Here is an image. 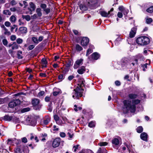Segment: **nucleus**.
I'll return each mask as SVG.
<instances>
[{
    "label": "nucleus",
    "mask_w": 153,
    "mask_h": 153,
    "mask_svg": "<svg viewBox=\"0 0 153 153\" xmlns=\"http://www.w3.org/2000/svg\"><path fill=\"white\" fill-rule=\"evenodd\" d=\"M60 136L62 138L65 137L66 134L65 133L63 132H61L59 134Z\"/></svg>",
    "instance_id": "nucleus-54"
},
{
    "label": "nucleus",
    "mask_w": 153,
    "mask_h": 153,
    "mask_svg": "<svg viewBox=\"0 0 153 153\" xmlns=\"http://www.w3.org/2000/svg\"><path fill=\"white\" fill-rule=\"evenodd\" d=\"M81 80V83H79L78 85H80L79 87H77L74 89L72 93V97L74 98H77L79 97H81L82 96V94L83 90L82 88V87L84 86V81Z\"/></svg>",
    "instance_id": "nucleus-2"
},
{
    "label": "nucleus",
    "mask_w": 153,
    "mask_h": 153,
    "mask_svg": "<svg viewBox=\"0 0 153 153\" xmlns=\"http://www.w3.org/2000/svg\"><path fill=\"white\" fill-rule=\"evenodd\" d=\"M41 11V9L39 8H37L36 10V12L38 16L39 17H41L42 15V13Z\"/></svg>",
    "instance_id": "nucleus-24"
},
{
    "label": "nucleus",
    "mask_w": 153,
    "mask_h": 153,
    "mask_svg": "<svg viewBox=\"0 0 153 153\" xmlns=\"http://www.w3.org/2000/svg\"><path fill=\"white\" fill-rule=\"evenodd\" d=\"M16 20V18L14 16H12L10 17V21L11 22L14 23Z\"/></svg>",
    "instance_id": "nucleus-32"
},
{
    "label": "nucleus",
    "mask_w": 153,
    "mask_h": 153,
    "mask_svg": "<svg viewBox=\"0 0 153 153\" xmlns=\"http://www.w3.org/2000/svg\"><path fill=\"white\" fill-rule=\"evenodd\" d=\"M54 118L56 122L59 119V117L56 115L54 116Z\"/></svg>",
    "instance_id": "nucleus-57"
},
{
    "label": "nucleus",
    "mask_w": 153,
    "mask_h": 153,
    "mask_svg": "<svg viewBox=\"0 0 153 153\" xmlns=\"http://www.w3.org/2000/svg\"><path fill=\"white\" fill-rule=\"evenodd\" d=\"M85 71V67L84 66H81L77 70V72L80 74H82Z\"/></svg>",
    "instance_id": "nucleus-16"
},
{
    "label": "nucleus",
    "mask_w": 153,
    "mask_h": 153,
    "mask_svg": "<svg viewBox=\"0 0 153 153\" xmlns=\"http://www.w3.org/2000/svg\"><path fill=\"white\" fill-rule=\"evenodd\" d=\"M91 56V59L92 60H97L100 57V55L97 52L93 53Z\"/></svg>",
    "instance_id": "nucleus-12"
},
{
    "label": "nucleus",
    "mask_w": 153,
    "mask_h": 153,
    "mask_svg": "<svg viewBox=\"0 0 153 153\" xmlns=\"http://www.w3.org/2000/svg\"><path fill=\"white\" fill-rule=\"evenodd\" d=\"M3 13L5 15H10L11 14V13L9 10H4L3 11Z\"/></svg>",
    "instance_id": "nucleus-37"
},
{
    "label": "nucleus",
    "mask_w": 153,
    "mask_h": 153,
    "mask_svg": "<svg viewBox=\"0 0 153 153\" xmlns=\"http://www.w3.org/2000/svg\"><path fill=\"white\" fill-rule=\"evenodd\" d=\"M19 31L22 34H26L27 32V29L25 27H21L19 29Z\"/></svg>",
    "instance_id": "nucleus-14"
},
{
    "label": "nucleus",
    "mask_w": 153,
    "mask_h": 153,
    "mask_svg": "<svg viewBox=\"0 0 153 153\" xmlns=\"http://www.w3.org/2000/svg\"><path fill=\"white\" fill-rule=\"evenodd\" d=\"M89 42V39L87 37H83L81 41V45L83 46H86L87 45Z\"/></svg>",
    "instance_id": "nucleus-8"
},
{
    "label": "nucleus",
    "mask_w": 153,
    "mask_h": 153,
    "mask_svg": "<svg viewBox=\"0 0 153 153\" xmlns=\"http://www.w3.org/2000/svg\"><path fill=\"white\" fill-rule=\"evenodd\" d=\"M5 25L7 27H9L10 25V23L9 22H6L4 23Z\"/></svg>",
    "instance_id": "nucleus-64"
},
{
    "label": "nucleus",
    "mask_w": 153,
    "mask_h": 153,
    "mask_svg": "<svg viewBox=\"0 0 153 153\" xmlns=\"http://www.w3.org/2000/svg\"><path fill=\"white\" fill-rule=\"evenodd\" d=\"M4 34H5L7 35H10L11 34L10 33V32L8 31V30L7 29V28L5 27H4Z\"/></svg>",
    "instance_id": "nucleus-33"
},
{
    "label": "nucleus",
    "mask_w": 153,
    "mask_h": 153,
    "mask_svg": "<svg viewBox=\"0 0 153 153\" xmlns=\"http://www.w3.org/2000/svg\"><path fill=\"white\" fill-rule=\"evenodd\" d=\"M101 15L104 17H109L110 16V12H108L107 13L105 11H102L100 12Z\"/></svg>",
    "instance_id": "nucleus-19"
},
{
    "label": "nucleus",
    "mask_w": 153,
    "mask_h": 153,
    "mask_svg": "<svg viewBox=\"0 0 153 153\" xmlns=\"http://www.w3.org/2000/svg\"><path fill=\"white\" fill-rule=\"evenodd\" d=\"M53 130L54 131H57L59 130V128L56 126L54 125L53 127Z\"/></svg>",
    "instance_id": "nucleus-62"
},
{
    "label": "nucleus",
    "mask_w": 153,
    "mask_h": 153,
    "mask_svg": "<svg viewBox=\"0 0 153 153\" xmlns=\"http://www.w3.org/2000/svg\"><path fill=\"white\" fill-rule=\"evenodd\" d=\"M140 100L138 99L133 100L131 102L129 100H125L123 101V105L122 110L124 114H126L129 112L134 113L136 111V105L140 102Z\"/></svg>",
    "instance_id": "nucleus-1"
},
{
    "label": "nucleus",
    "mask_w": 153,
    "mask_h": 153,
    "mask_svg": "<svg viewBox=\"0 0 153 153\" xmlns=\"http://www.w3.org/2000/svg\"><path fill=\"white\" fill-rule=\"evenodd\" d=\"M56 123L59 125H62L63 124V122L61 120L59 119L56 122Z\"/></svg>",
    "instance_id": "nucleus-53"
},
{
    "label": "nucleus",
    "mask_w": 153,
    "mask_h": 153,
    "mask_svg": "<svg viewBox=\"0 0 153 153\" xmlns=\"http://www.w3.org/2000/svg\"><path fill=\"white\" fill-rule=\"evenodd\" d=\"M71 65V61L70 60H68L66 64V66L67 67H69Z\"/></svg>",
    "instance_id": "nucleus-45"
},
{
    "label": "nucleus",
    "mask_w": 153,
    "mask_h": 153,
    "mask_svg": "<svg viewBox=\"0 0 153 153\" xmlns=\"http://www.w3.org/2000/svg\"><path fill=\"white\" fill-rule=\"evenodd\" d=\"M7 101V99L6 98H0V104H2L4 103Z\"/></svg>",
    "instance_id": "nucleus-42"
},
{
    "label": "nucleus",
    "mask_w": 153,
    "mask_h": 153,
    "mask_svg": "<svg viewBox=\"0 0 153 153\" xmlns=\"http://www.w3.org/2000/svg\"><path fill=\"white\" fill-rule=\"evenodd\" d=\"M19 45L15 42L13 43V45L12 47V50H16L18 48Z\"/></svg>",
    "instance_id": "nucleus-27"
},
{
    "label": "nucleus",
    "mask_w": 153,
    "mask_h": 153,
    "mask_svg": "<svg viewBox=\"0 0 153 153\" xmlns=\"http://www.w3.org/2000/svg\"><path fill=\"white\" fill-rule=\"evenodd\" d=\"M41 62L43 67H47L46 64L47 63V62L46 59L43 58L41 60Z\"/></svg>",
    "instance_id": "nucleus-22"
},
{
    "label": "nucleus",
    "mask_w": 153,
    "mask_h": 153,
    "mask_svg": "<svg viewBox=\"0 0 153 153\" xmlns=\"http://www.w3.org/2000/svg\"><path fill=\"white\" fill-rule=\"evenodd\" d=\"M128 63V61L127 58H124L122 60L121 65L122 67H127Z\"/></svg>",
    "instance_id": "nucleus-11"
},
{
    "label": "nucleus",
    "mask_w": 153,
    "mask_h": 153,
    "mask_svg": "<svg viewBox=\"0 0 153 153\" xmlns=\"http://www.w3.org/2000/svg\"><path fill=\"white\" fill-rule=\"evenodd\" d=\"M35 47V46L33 45H30L28 47V49L29 50H31L33 49Z\"/></svg>",
    "instance_id": "nucleus-56"
},
{
    "label": "nucleus",
    "mask_w": 153,
    "mask_h": 153,
    "mask_svg": "<svg viewBox=\"0 0 153 153\" xmlns=\"http://www.w3.org/2000/svg\"><path fill=\"white\" fill-rule=\"evenodd\" d=\"M136 42L138 44L141 45H144L149 44L150 42V40L149 38L145 36H142L137 38Z\"/></svg>",
    "instance_id": "nucleus-3"
},
{
    "label": "nucleus",
    "mask_w": 153,
    "mask_h": 153,
    "mask_svg": "<svg viewBox=\"0 0 153 153\" xmlns=\"http://www.w3.org/2000/svg\"><path fill=\"white\" fill-rule=\"evenodd\" d=\"M26 124L27 125L33 126L36 124V121L35 119L31 116L27 117L26 119Z\"/></svg>",
    "instance_id": "nucleus-4"
},
{
    "label": "nucleus",
    "mask_w": 153,
    "mask_h": 153,
    "mask_svg": "<svg viewBox=\"0 0 153 153\" xmlns=\"http://www.w3.org/2000/svg\"><path fill=\"white\" fill-rule=\"evenodd\" d=\"M146 11L149 13H152L153 12V6H152L147 9Z\"/></svg>",
    "instance_id": "nucleus-34"
},
{
    "label": "nucleus",
    "mask_w": 153,
    "mask_h": 153,
    "mask_svg": "<svg viewBox=\"0 0 153 153\" xmlns=\"http://www.w3.org/2000/svg\"><path fill=\"white\" fill-rule=\"evenodd\" d=\"M15 151L16 153H22V150L19 147H17L15 149Z\"/></svg>",
    "instance_id": "nucleus-31"
},
{
    "label": "nucleus",
    "mask_w": 153,
    "mask_h": 153,
    "mask_svg": "<svg viewBox=\"0 0 153 153\" xmlns=\"http://www.w3.org/2000/svg\"><path fill=\"white\" fill-rule=\"evenodd\" d=\"M40 7L44 10L46 8L47 5L45 4H42L40 5Z\"/></svg>",
    "instance_id": "nucleus-51"
},
{
    "label": "nucleus",
    "mask_w": 153,
    "mask_h": 153,
    "mask_svg": "<svg viewBox=\"0 0 153 153\" xmlns=\"http://www.w3.org/2000/svg\"><path fill=\"white\" fill-rule=\"evenodd\" d=\"M92 52V50L91 49H88L87 51L86 56H87L89 54L91 53Z\"/></svg>",
    "instance_id": "nucleus-47"
},
{
    "label": "nucleus",
    "mask_w": 153,
    "mask_h": 153,
    "mask_svg": "<svg viewBox=\"0 0 153 153\" xmlns=\"http://www.w3.org/2000/svg\"><path fill=\"white\" fill-rule=\"evenodd\" d=\"M79 146V145L78 144L73 146V148L74 149V152H76V149H78V148Z\"/></svg>",
    "instance_id": "nucleus-58"
},
{
    "label": "nucleus",
    "mask_w": 153,
    "mask_h": 153,
    "mask_svg": "<svg viewBox=\"0 0 153 153\" xmlns=\"http://www.w3.org/2000/svg\"><path fill=\"white\" fill-rule=\"evenodd\" d=\"M152 18H149L146 20V22L147 24H149L152 22Z\"/></svg>",
    "instance_id": "nucleus-55"
},
{
    "label": "nucleus",
    "mask_w": 153,
    "mask_h": 153,
    "mask_svg": "<svg viewBox=\"0 0 153 153\" xmlns=\"http://www.w3.org/2000/svg\"><path fill=\"white\" fill-rule=\"evenodd\" d=\"M108 143L106 142H101L98 143V145L100 146H106Z\"/></svg>",
    "instance_id": "nucleus-38"
},
{
    "label": "nucleus",
    "mask_w": 153,
    "mask_h": 153,
    "mask_svg": "<svg viewBox=\"0 0 153 153\" xmlns=\"http://www.w3.org/2000/svg\"><path fill=\"white\" fill-rule=\"evenodd\" d=\"M2 43L4 45L7 46L8 44V42L6 39H4L2 40Z\"/></svg>",
    "instance_id": "nucleus-49"
},
{
    "label": "nucleus",
    "mask_w": 153,
    "mask_h": 153,
    "mask_svg": "<svg viewBox=\"0 0 153 153\" xmlns=\"http://www.w3.org/2000/svg\"><path fill=\"white\" fill-rule=\"evenodd\" d=\"M50 120V117L48 116H46L44 118L43 123L45 125H47Z\"/></svg>",
    "instance_id": "nucleus-17"
},
{
    "label": "nucleus",
    "mask_w": 153,
    "mask_h": 153,
    "mask_svg": "<svg viewBox=\"0 0 153 153\" xmlns=\"http://www.w3.org/2000/svg\"><path fill=\"white\" fill-rule=\"evenodd\" d=\"M43 10L47 14H48L50 11V9L49 8H46Z\"/></svg>",
    "instance_id": "nucleus-50"
},
{
    "label": "nucleus",
    "mask_w": 153,
    "mask_h": 153,
    "mask_svg": "<svg viewBox=\"0 0 153 153\" xmlns=\"http://www.w3.org/2000/svg\"><path fill=\"white\" fill-rule=\"evenodd\" d=\"M107 152L108 151L105 148L102 147L99 149L97 153H107Z\"/></svg>",
    "instance_id": "nucleus-15"
},
{
    "label": "nucleus",
    "mask_w": 153,
    "mask_h": 153,
    "mask_svg": "<svg viewBox=\"0 0 153 153\" xmlns=\"http://www.w3.org/2000/svg\"><path fill=\"white\" fill-rule=\"evenodd\" d=\"M137 131L138 133H140L143 131V128L141 126H140L138 127L137 129Z\"/></svg>",
    "instance_id": "nucleus-36"
},
{
    "label": "nucleus",
    "mask_w": 153,
    "mask_h": 153,
    "mask_svg": "<svg viewBox=\"0 0 153 153\" xmlns=\"http://www.w3.org/2000/svg\"><path fill=\"white\" fill-rule=\"evenodd\" d=\"M147 136L148 135L146 133L143 132L141 134L140 137L142 140L146 141L147 139Z\"/></svg>",
    "instance_id": "nucleus-18"
},
{
    "label": "nucleus",
    "mask_w": 153,
    "mask_h": 153,
    "mask_svg": "<svg viewBox=\"0 0 153 153\" xmlns=\"http://www.w3.org/2000/svg\"><path fill=\"white\" fill-rule=\"evenodd\" d=\"M39 103V100L37 99H33L32 101V104L34 106L38 105Z\"/></svg>",
    "instance_id": "nucleus-21"
},
{
    "label": "nucleus",
    "mask_w": 153,
    "mask_h": 153,
    "mask_svg": "<svg viewBox=\"0 0 153 153\" xmlns=\"http://www.w3.org/2000/svg\"><path fill=\"white\" fill-rule=\"evenodd\" d=\"M39 75L40 76L42 77H46L47 75L45 73H40L39 74Z\"/></svg>",
    "instance_id": "nucleus-63"
},
{
    "label": "nucleus",
    "mask_w": 153,
    "mask_h": 153,
    "mask_svg": "<svg viewBox=\"0 0 153 153\" xmlns=\"http://www.w3.org/2000/svg\"><path fill=\"white\" fill-rule=\"evenodd\" d=\"M128 97L130 99H134L137 98V95L136 94H130L128 95Z\"/></svg>",
    "instance_id": "nucleus-25"
},
{
    "label": "nucleus",
    "mask_w": 153,
    "mask_h": 153,
    "mask_svg": "<svg viewBox=\"0 0 153 153\" xmlns=\"http://www.w3.org/2000/svg\"><path fill=\"white\" fill-rule=\"evenodd\" d=\"M20 103V101L19 99L14 100L10 102L9 104V106L11 108H13L17 105L19 104Z\"/></svg>",
    "instance_id": "nucleus-5"
},
{
    "label": "nucleus",
    "mask_w": 153,
    "mask_h": 153,
    "mask_svg": "<svg viewBox=\"0 0 153 153\" xmlns=\"http://www.w3.org/2000/svg\"><path fill=\"white\" fill-rule=\"evenodd\" d=\"M45 92L43 91H41L38 93V96L39 97L42 96L45 94Z\"/></svg>",
    "instance_id": "nucleus-52"
},
{
    "label": "nucleus",
    "mask_w": 153,
    "mask_h": 153,
    "mask_svg": "<svg viewBox=\"0 0 153 153\" xmlns=\"http://www.w3.org/2000/svg\"><path fill=\"white\" fill-rule=\"evenodd\" d=\"M22 141L23 143H26L27 142V140L26 137H24L22 139Z\"/></svg>",
    "instance_id": "nucleus-59"
},
{
    "label": "nucleus",
    "mask_w": 153,
    "mask_h": 153,
    "mask_svg": "<svg viewBox=\"0 0 153 153\" xmlns=\"http://www.w3.org/2000/svg\"><path fill=\"white\" fill-rule=\"evenodd\" d=\"M112 143L115 145H117L119 144V141L118 139L117 138H114L112 141Z\"/></svg>",
    "instance_id": "nucleus-23"
},
{
    "label": "nucleus",
    "mask_w": 153,
    "mask_h": 153,
    "mask_svg": "<svg viewBox=\"0 0 153 153\" xmlns=\"http://www.w3.org/2000/svg\"><path fill=\"white\" fill-rule=\"evenodd\" d=\"M16 36L14 35H12L11 36L10 39L13 41H14L16 39Z\"/></svg>",
    "instance_id": "nucleus-60"
},
{
    "label": "nucleus",
    "mask_w": 153,
    "mask_h": 153,
    "mask_svg": "<svg viewBox=\"0 0 153 153\" xmlns=\"http://www.w3.org/2000/svg\"><path fill=\"white\" fill-rule=\"evenodd\" d=\"M8 144H11L13 143V140L11 139H9L7 140Z\"/></svg>",
    "instance_id": "nucleus-61"
},
{
    "label": "nucleus",
    "mask_w": 153,
    "mask_h": 153,
    "mask_svg": "<svg viewBox=\"0 0 153 153\" xmlns=\"http://www.w3.org/2000/svg\"><path fill=\"white\" fill-rule=\"evenodd\" d=\"M118 9L120 11H121L123 13L125 16H126L129 12L128 9L124 8L123 6H120Z\"/></svg>",
    "instance_id": "nucleus-9"
},
{
    "label": "nucleus",
    "mask_w": 153,
    "mask_h": 153,
    "mask_svg": "<svg viewBox=\"0 0 153 153\" xmlns=\"http://www.w3.org/2000/svg\"><path fill=\"white\" fill-rule=\"evenodd\" d=\"M16 42L18 44H21L22 43L23 40L21 38H19L16 39Z\"/></svg>",
    "instance_id": "nucleus-39"
},
{
    "label": "nucleus",
    "mask_w": 153,
    "mask_h": 153,
    "mask_svg": "<svg viewBox=\"0 0 153 153\" xmlns=\"http://www.w3.org/2000/svg\"><path fill=\"white\" fill-rule=\"evenodd\" d=\"M95 126V123L93 121L90 122L88 124V126L91 128L94 127Z\"/></svg>",
    "instance_id": "nucleus-43"
},
{
    "label": "nucleus",
    "mask_w": 153,
    "mask_h": 153,
    "mask_svg": "<svg viewBox=\"0 0 153 153\" xmlns=\"http://www.w3.org/2000/svg\"><path fill=\"white\" fill-rule=\"evenodd\" d=\"M75 48L78 51H80L82 50V47L79 44H76L75 46Z\"/></svg>",
    "instance_id": "nucleus-26"
},
{
    "label": "nucleus",
    "mask_w": 153,
    "mask_h": 153,
    "mask_svg": "<svg viewBox=\"0 0 153 153\" xmlns=\"http://www.w3.org/2000/svg\"><path fill=\"white\" fill-rule=\"evenodd\" d=\"M22 52L21 51H17V55L19 59H21L22 58Z\"/></svg>",
    "instance_id": "nucleus-29"
},
{
    "label": "nucleus",
    "mask_w": 153,
    "mask_h": 153,
    "mask_svg": "<svg viewBox=\"0 0 153 153\" xmlns=\"http://www.w3.org/2000/svg\"><path fill=\"white\" fill-rule=\"evenodd\" d=\"M60 137H57L54 139L52 143V146L54 148L58 147L60 145Z\"/></svg>",
    "instance_id": "nucleus-6"
},
{
    "label": "nucleus",
    "mask_w": 153,
    "mask_h": 153,
    "mask_svg": "<svg viewBox=\"0 0 153 153\" xmlns=\"http://www.w3.org/2000/svg\"><path fill=\"white\" fill-rule=\"evenodd\" d=\"M80 8L82 10H85L86 9V7L83 4H81L80 5Z\"/></svg>",
    "instance_id": "nucleus-44"
},
{
    "label": "nucleus",
    "mask_w": 153,
    "mask_h": 153,
    "mask_svg": "<svg viewBox=\"0 0 153 153\" xmlns=\"http://www.w3.org/2000/svg\"><path fill=\"white\" fill-rule=\"evenodd\" d=\"M13 116L6 115L4 117V119L5 121H10L13 119Z\"/></svg>",
    "instance_id": "nucleus-20"
},
{
    "label": "nucleus",
    "mask_w": 153,
    "mask_h": 153,
    "mask_svg": "<svg viewBox=\"0 0 153 153\" xmlns=\"http://www.w3.org/2000/svg\"><path fill=\"white\" fill-rule=\"evenodd\" d=\"M22 18L23 19H25L27 21H29L30 19V16L28 15L26 16L22 15Z\"/></svg>",
    "instance_id": "nucleus-28"
},
{
    "label": "nucleus",
    "mask_w": 153,
    "mask_h": 153,
    "mask_svg": "<svg viewBox=\"0 0 153 153\" xmlns=\"http://www.w3.org/2000/svg\"><path fill=\"white\" fill-rule=\"evenodd\" d=\"M10 4L13 6L16 5L17 4V2L15 0H12L10 2Z\"/></svg>",
    "instance_id": "nucleus-46"
},
{
    "label": "nucleus",
    "mask_w": 153,
    "mask_h": 153,
    "mask_svg": "<svg viewBox=\"0 0 153 153\" xmlns=\"http://www.w3.org/2000/svg\"><path fill=\"white\" fill-rule=\"evenodd\" d=\"M136 29L135 27L132 28L130 32L129 36L131 38H133L134 36L136 33Z\"/></svg>",
    "instance_id": "nucleus-13"
},
{
    "label": "nucleus",
    "mask_w": 153,
    "mask_h": 153,
    "mask_svg": "<svg viewBox=\"0 0 153 153\" xmlns=\"http://www.w3.org/2000/svg\"><path fill=\"white\" fill-rule=\"evenodd\" d=\"M23 151L24 153H29V150L27 146H24L23 147Z\"/></svg>",
    "instance_id": "nucleus-30"
},
{
    "label": "nucleus",
    "mask_w": 153,
    "mask_h": 153,
    "mask_svg": "<svg viewBox=\"0 0 153 153\" xmlns=\"http://www.w3.org/2000/svg\"><path fill=\"white\" fill-rule=\"evenodd\" d=\"M58 78L60 81H61L63 79H64V77L63 76L62 74H60L58 76Z\"/></svg>",
    "instance_id": "nucleus-48"
},
{
    "label": "nucleus",
    "mask_w": 153,
    "mask_h": 153,
    "mask_svg": "<svg viewBox=\"0 0 153 153\" xmlns=\"http://www.w3.org/2000/svg\"><path fill=\"white\" fill-rule=\"evenodd\" d=\"M30 108H23L22 110V113H24L28 111H29L30 110Z\"/></svg>",
    "instance_id": "nucleus-41"
},
{
    "label": "nucleus",
    "mask_w": 153,
    "mask_h": 153,
    "mask_svg": "<svg viewBox=\"0 0 153 153\" xmlns=\"http://www.w3.org/2000/svg\"><path fill=\"white\" fill-rule=\"evenodd\" d=\"M83 59H78L75 62L74 66V68L75 69L77 68L80 65H82L83 64Z\"/></svg>",
    "instance_id": "nucleus-7"
},
{
    "label": "nucleus",
    "mask_w": 153,
    "mask_h": 153,
    "mask_svg": "<svg viewBox=\"0 0 153 153\" xmlns=\"http://www.w3.org/2000/svg\"><path fill=\"white\" fill-rule=\"evenodd\" d=\"M67 134L69 137V138H68V139L69 140L71 139L74 136L73 133L72 132H68Z\"/></svg>",
    "instance_id": "nucleus-35"
},
{
    "label": "nucleus",
    "mask_w": 153,
    "mask_h": 153,
    "mask_svg": "<svg viewBox=\"0 0 153 153\" xmlns=\"http://www.w3.org/2000/svg\"><path fill=\"white\" fill-rule=\"evenodd\" d=\"M32 41L36 44L38 43V41L37 38L35 37H33L32 38Z\"/></svg>",
    "instance_id": "nucleus-40"
},
{
    "label": "nucleus",
    "mask_w": 153,
    "mask_h": 153,
    "mask_svg": "<svg viewBox=\"0 0 153 153\" xmlns=\"http://www.w3.org/2000/svg\"><path fill=\"white\" fill-rule=\"evenodd\" d=\"M29 5L30 8H28V10L31 12L30 14H31L32 11L35 10L36 6L32 2H30L29 3Z\"/></svg>",
    "instance_id": "nucleus-10"
}]
</instances>
